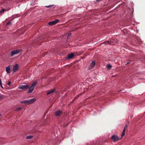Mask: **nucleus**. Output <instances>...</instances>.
Masks as SVG:
<instances>
[{
  "label": "nucleus",
  "mask_w": 145,
  "mask_h": 145,
  "mask_svg": "<svg viewBox=\"0 0 145 145\" xmlns=\"http://www.w3.org/2000/svg\"><path fill=\"white\" fill-rule=\"evenodd\" d=\"M29 86L28 85H24L22 84H20L18 88L20 89L25 90L28 89Z\"/></svg>",
  "instance_id": "f257e3e1"
},
{
  "label": "nucleus",
  "mask_w": 145,
  "mask_h": 145,
  "mask_svg": "<svg viewBox=\"0 0 145 145\" xmlns=\"http://www.w3.org/2000/svg\"><path fill=\"white\" fill-rule=\"evenodd\" d=\"M111 139L114 142H115L118 141L119 138L117 135H113L111 137Z\"/></svg>",
  "instance_id": "f03ea898"
},
{
  "label": "nucleus",
  "mask_w": 145,
  "mask_h": 145,
  "mask_svg": "<svg viewBox=\"0 0 145 145\" xmlns=\"http://www.w3.org/2000/svg\"><path fill=\"white\" fill-rule=\"evenodd\" d=\"M59 21V20L57 19L52 22H49L48 23V24L50 25H54Z\"/></svg>",
  "instance_id": "7ed1b4c3"
},
{
  "label": "nucleus",
  "mask_w": 145,
  "mask_h": 145,
  "mask_svg": "<svg viewBox=\"0 0 145 145\" xmlns=\"http://www.w3.org/2000/svg\"><path fill=\"white\" fill-rule=\"evenodd\" d=\"M95 61H93L89 66L88 68V69H92L94 67V66L95 65Z\"/></svg>",
  "instance_id": "20e7f679"
},
{
  "label": "nucleus",
  "mask_w": 145,
  "mask_h": 145,
  "mask_svg": "<svg viewBox=\"0 0 145 145\" xmlns=\"http://www.w3.org/2000/svg\"><path fill=\"white\" fill-rule=\"evenodd\" d=\"M63 114V112L60 110H58L55 112V116H61Z\"/></svg>",
  "instance_id": "39448f33"
},
{
  "label": "nucleus",
  "mask_w": 145,
  "mask_h": 145,
  "mask_svg": "<svg viewBox=\"0 0 145 145\" xmlns=\"http://www.w3.org/2000/svg\"><path fill=\"white\" fill-rule=\"evenodd\" d=\"M127 126H128V125H126L125 126L124 128V129L123 130V132H122V134L121 135V138H122L123 136L125 135V131L126 129L127 128Z\"/></svg>",
  "instance_id": "423d86ee"
},
{
  "label": "nucleus",
  "mask_w": 145,
  "mask_h": 145,
  "mask_svg": "<svg viewBox=\"0 0 145 145\" xmlns=\"http://www.w3.org/2000/svg\"><path fill=\"white\" fill-rule=\"evenodd\" d=\"M18 69V64H16L14 66L13 70L14 72H15L17 71Z\"/></svg>",
  "instance_id": "0eeeda50"
},
{
  "label": "nucleus",
  "mask_w": 145,
  "mask_h": 145,
  "mask_svg": "<svg viewBox=\"0 0 145 145\" xmlns=\"http://www.w3.org/2000/svg\"><path fill=\"white\" fill-rule=\"evenodd\" d=\"M36 100V99L35 98H34L33 99H30L28 101L29 104H31L33 103L34 102H35Z\"/></svg>",
  "instance_id": "6e6552de"
},
{
  "label": "nucleus",
  "mask_w": 145,
  "mask_h": 145,
  "mask_svg": "<svg viewBox=\"0 0 145 145\" xmlns=\"http://www.w3.org/2000/svg\"><path fill=\"white\" fill-rule=\"evenodd\" d=\"M11 67L10 65H9L8 67H6V71L8 73H10V68Z\"/></svg>",
  "instance_id": "1a4fd4ad"
},
{
  "label": "nucleus",
  "mask_w": 145,
  "mask_h": 145,
  "mask_svg": "<svg viewBox=\"0 0 145 145\" xmlns=\"http://www.w3.org/2000/svg\"><path fill=\"white\" fill-rule=\"evenodd\" d=\"M34 88L31 86H30V87L29 88V90L28 91L27 93H32V92L34 90Z\"/></svg>",
  "instance_id": "9d476101"
},
{
  "label": "nucleus",
  "mask_w": 145,
  "mask_h": 145,
  "mask_svg": "<svg viewBox=\"0 0 145 145\" xmlns=\"http://www.w3.org/2000/svg\"><path fill=\"white\" fill-rule=\"evenodd\" d=\"M74 54L73 53H71V54H69L68 55L67 57V58L71 59L74 56Z\"/></svg>",
  "instance_id": "9b49d317"
},
{
  "label": "nucleus",
  "mask_w": 145,
  "mask_h": 145,
  "mask_svg": "<svg viewBox=\"0 0 145 145\" xmlns=\"http://www.w3.org/2000/svg\"><path fill=\"white\" fill-rule=\"evenodd\" d=\"M54 89H52L50 90L47 93V95H48L50 94L53 93L54 91Z\"/></svg>",
  "instance_id": "f8f14e48"
},
{
  "label": "nucleus",
  "mask_w": 145,
  "mask_h": 145,
  "mask_svg": "<svg viewBox=\"0 0 145 145\" xmlns=\"http://www.w3.org/2000/svg\"><path fill=\"white\" fill-rule=\"evenodd\" d=\"M17 54L15 50H13L11 52L10 54L11 56L12 57L14 55Z\"/></svg>",
  "instance_id": "ddd939ff"
},
{
  "label": "nucleus",
  "mask_w": 145,
  "mask_h": 145,
  "mask_svg": "<svg viewBox=\"0 0 145 145\" xmlns=\"http://www.w3.org/2000/svg\"><path fill=\"white\" fill-rule=\"evenodd\" d=\"M21 104H29L28 101V100H25L24 101H21L20 103Z\"/></svg>",
  "instance_id": "4468645a"
},
{
  "label": "nucleus",
  "mask_w": 145,
  "mask_h": 145,
  "mask_svg": "<svg viewBox=\"0 0 145 145\" xmlns=\"http://www.w3.org/2000/svg\"><path fill=\"white\" fill-rule=\"evenodd\" d=\"M37 81H35L34 82L33 84H32L31 85V86L35 88V86L37 84Z\"/></svg>",
  "instance_id": "2eb2a0df"
},
{
  "label": "nucleus",
  "mask_w": 145,
  "mask_h": 145,
  "mask_svg": "<svg viewBox=\"0 0 145 145\" xmlns=\"http://www.w3.org/2000/svg\"><path fill=\"white\" fill-rule=\"evenodd\" d=\"M33 136L32 135H29L26 137V138L27 139H30L32 138Z\"/></svg>",
  "instance_id": "dca6fc26"
},
{
  "label": "nucleus",
  "mask_w": 145,
  "mask_h": 145,
  "mask_svg": "<svg viewBox=\"0 0 145 145\" xmlns=\"http://www.w3.org/2000/svg\"><path fill=\"white\" fill-rule=\"evenodd\" d=\"M107 68L108 69H110L112 67V66L109 64H107Z\"/></svg>",
  "instance_id": "f3484780"
},
{
  "label": "nucleus",
  "mask_w": 145,
  "mask_h": 145,
  "mask_svg": "<svg viewBox=\"0 0 145 145\" xmlns=\"http://www.w3.org/2000/svg\"><path fill=\"white\" fill-rule=\"evenodd\" d=\"M16 54H18L21 51V49H18L15 50Z\"/></svg>",
  "instance_id": "a211bd4d"
},
{
  "label": "nucleus",
  "mask_w": 145,
  "mask_h": 145,
  "mask_svg": "<svg viewBox=\"0 0 145 145\" xmlns=\"http://www.w3.org/2000/svg\"><path fill=\"white\" fill-rule=\"evenodd\" d=\"M22 108L21 107H19L16 109L15 110L17 111H20Z\"/></svg>",
  "instance_id": "6ab92c4d"
},
{
  "label": "nucleus",
  "mask_w": 145,
  "mask_h": 145,
  "mask_svg": "<svg viewBox=\"0 0 145 145\" xmlns=\"http://www.w3.org/2000/svg\"><path fill=\"white\" fill-rule=\"evenodd\" d=\"M5 10H6L4 9H2L0 11V13H2V12H3Z\"/></svg>",
  "instance_id": "aec40b11"
},
{
  "label": "nucleus",
  "mask_w": 145,
  "mask_h": 145,
  "mask_svg": "<svg viewBox=\"0 0 145 145\" xmlns=\"http://www.w3.org/2000/svg\"><path fill=\"white\" fill-rule=\"evenodd\" d=\"M104 43L105 44H110V42H109V41H108L107 42H104Z\"/></svg>",
  "instance_id": "412c9836"
},
{
  "label": "nucleus",
  "mask_w": 145,
  "mask_h": 145,
  "mask_svg": "<svg viewBox=\"0 0 145 145\" xmlns=\"http://www.w3.org/2000/svg\"><path fill=\"white\" fill-rule=\"evenodd\" d=\"M11 22H9L7 24V25H11Z\"/></svg>",
  "instance_id": "4be33fe9"
},
{
  "label": "nucleus",
  "mask_w": 145,
  "mask_h": 145,
  "mask_svg": "<svg viewBox=\"0 0 145 145\" xmlns=\"http://www.w3.org/2000/svg\"><path fill=\"white\" fill-rule=\"evenodd\" d=\"M52 7V5H48V6H46V7H48V8L51 7Z\"/></svg>",
  "instance_id": "5701e85b"
},
{
  "label": "nucleus",
  "mask_w": 145,
  "mask_h": 145,
  "mask_svg": "<svg viewBox=\"0 0 145 145\" xmlns=\"http://www.w3.org/2000/svg\"><path fill=\"white\" fill-rule=\"evenodd\" d=\"M11 82H9L7 84L8 85L10 86V85Z\"/></svg>",
  "instance_id": "b1692460"
},
{
  "label": "nucleus",
  "mask_w": 145,
  "mask_h": 145,
  "mask_svg": "<svg viewBox=\"0 0 145 145\" xmlns=\"http://www.w3.org/2000/svg\"><path fill=\"white\" fill-rule=\"evenodd\" d=\"M71 33H69L68 36H67V38H68L69 37H70L71 36Z\"/></svg>",
  "instance_id": "393cba45"
},
{
  "label": "nucleus",
  "mask_w": 145,
  "mask_h": 145,
  "mask_svg": "<svg viewBox=\"0 0 145 145\" xmlns=\"http://www.w3.org/2000/svg\"><path fill=\"white\" fill-rule=\"evenodd\" d=\"M129 121H128L126 123V125H129Z\"/></svg>",
  "instance_id": "a878e982"
},
{
  "label": "nucleus",
  "mask_w": 145,
  "mask_h": 145,
  "mask_svg": "<svg viewBox=\"0 0 145 145\" xmlns=\"http://www.w3.org/2000/svg\"><path fill=\"white\" fill-rule=\"evenodd\" d=\"M1 85V87L2 88H3V87L2 86V84L1 85Z\"/></svg>",
  "instance_id": "bb28decb"
},
{
  "label": "nucleus",
  "mask_w": 145,
  "mask_h": 145,
  "mask_svg": "<svg viewBox=\"0 0 145 145\" xmlns=\"http://www.w3.org/2000/svg\"><path fill=\"white\" fill-rule=\"evenodd\" d=\"M129 62H127V64H129Z\"/></svg>",
  "instance_id": "cd10ccee"
},
{
  "label": "nucleus",
  "mask_w": 145,
  "mask_h": 145,
  "mask_svg": "<svg viewBox=\"0 0 145 145\" xmlns=\"http://www.w3.org/2000/svg\"><path fill=\"white\" fill-rule=\"evenodd\" d=\"M101 1V0H97V1Z\"/></svg>",
  "instance_id": "c85d7f7f"
},
{
  "label": "nucleus",
  "mask_w": 145,
  "mask_h": 145,
  "mask_svg": "<svg viewBox=\"0 0 145 145\" xmlns=\"http://www.w3.org/2000/svg\"><path fill=\"white\" fill-rule=\"evenodd\" d=\"M1 97L0 96V99H1Z\"/></svg>",
  "instance_id": "c756f323"
}]
</instances>
